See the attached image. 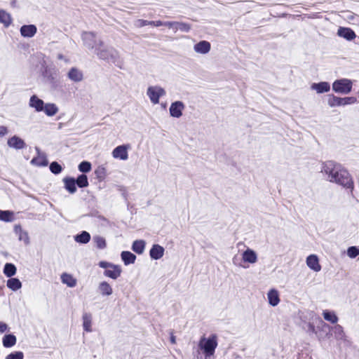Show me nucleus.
<instances>
[{"mask_svg":"<svg viewBox=\"0 0 359 359\" xmlns=\"http://www.w3.org/2000/svg\"><path fill=\"white\" fill-rule=\"evenodd\" d=\"M322 172L327 176V180L331 182H335L344 187L353 188V182L348 171L341 165L333 161H327L323 163Z\"/></svg>","mask_w":359,"mask_h":359,"instance_id":"nucleus-1","label":"nucleus"},{"mask_svg":"<svg viewBox=\"0 0 359 359\" xmlns=\"http://www.w3.org/2000/svg\"><path fill=\"white\" fill-rule=\"evenodd\" d=\"M217 346V337L215 334L209 338L202 337L198 343V347L203 351L205 359L214 355Z\"/></svg>","mask_w":359,"mask_h":359,"instance_id":"nucleus-2","label":"nucleus"},{"mask_svg":"<svg viewBox=\"0 0 359 359\" xmlns=\"http://www.w3.org/2000/svg\"><path fill=\"white\" fill-rule=\"evenodd\" d=\"M165 90L160 86H151L147 90V95L153 104H158L160 97L165 96Z\"/></svg>","mask_w":359,"mask_h":359,"instance_id":"nucleus-3","label":"nucleus"},{"mask_svg":"<svg viewBox=\"0 0 359 359\" xmlns=\"http://www.w3.org/2000/svg\"><path fill=\"white\" fill-rule=\"evenodd\" d=\"M353 83L347 79L336 80L332 83V90L336 93L341 94H348L352 90Z\"/></svg>","mask_w":359,"mask_h":359,"instance_id":"nucleus-4","label":"nucleus"},{"mask_svg":"<svg viewBox=\"0 0 359 359\" xmlns=\"http://www.w3.org/2000/svg\"><path fill=\"white\" fill-rule=\"evenodd\" d=\"M99 58L102 60L114 61L118 57V52L113 48H107L102 46H99L95 51Z\"/></svg>","mask_w":359,"mask_h":359,"instance_id":"nucleus-5","label":"nucleus"},{"mask_svg":"<svg viewBox=\"0 0 359 359\" xmlns=\"http://www.w3.org/2000/svg\"><path fill=\"white\" fill-rule=\"evenodd\" d=\"M82 39L84 45L87 48L90 49H95V51L99 46H102V41L100 40L97 41L95 38V34L93 32H83L82 34Z\"/></svg>","mask_w":359,"mask_h":359,"instance_id":"nucleus-6","label":"nucleus"},{"mask_svg":"<svg viewBox=\"0 0 359 359\" xmlns=\"http://www.w3.org/2000/svg\"><path fill=\"white\" fill-rule=\"evenodd\" d=\"M130 149V144H123L116 147L112 151V156L114 158L126 161L128 158V149Z\"/></svg>","mask_w":359,"mask_h":359,"instance_id":"nucleus-7","label":"nucleus"},{"mask_svg":"<svg viewBox=\"0 0 359 359\" xmlns=\"http://www.w3.org/2000/svg\"><path fill=\"white\" fill-rule=\"evenodd\" d=\"M185 109V105L182 101H175L170 104L169 111L170 115L174 118H180L182 116V111Z\"/></svg>","mask_w":359,"mask_h":359,"instance_id":"nucleus-8","label":"nucleus"},{"mask_svg":"<svg viewBox=\"0 0 359 359\" xmlns=\"http://www.w3.org/2000/svg\"><path fill=\"white\" fill-rule=\"evenodd\" d=\"M306 265L315 272H319L321 270V266L319 264L318 257L316 255H311L306 258Z\"/></svg>","mask_w":359,"mask_h":359,"instance_id":"nucleus-9","label":"nucleus"},{"mask_svg":"<svg viewBox=\"0 0 359 359\" xmlns=\"http://www.w3.org/2000/svg\"><path fill=\"white\" fill-rule=\"evenodd\" d=\"M242 259L244 262L255 264L257 262V255L255 251L248 248L242 253Z\"/></svg>","mask_w":359,"mask_h":359,"instance_id":"nucleus-10","label":"nucleus"},{"mask_svg":"<svg viewBox=\"0 0 359 359\" xmlns=\"http://www.w3.org/2000/svg\"><path fill=\"white\" fill-rule=\"evenodd\" d=\"M121 267L119 265L114 264L112 266L107 269V270L104 271V275L107 277L116 280L121 276Z\"/></svg>","mask_w":359,"mask_h":359,"instance_id":"nucleus-11","label":"nucleus"},{"mask_svg":"<svg viewBox=\"0 0 359 359\" xmlns=\"http://www.w3.org/2000/svg\"><path fill=\"white\" fill-rule=\"evenodd\" d=\"M210 48V43L208 41H201L194 45V50L197 53L206 54L209 53Z\"/></svg>","mask_w":359,"mask_h":359,"instance_id":"nucleus-12","label":"nucleus"},{"mask_svg":"<svg viewBox=\"0 0 359 359\" xmlns=\"http://www.w3.org/2000/svg\"><path fill=\"white\" fill-rule=\"evenodd\" d=\"M7 144L8 147L15 149H21L25 147V142L19 137L14 135L8 140Z\"/></svg>","mask_w":359,"mask_h":359,"instance_id":"nucleus-13","label":"nucleus"},{"mask_svg":"<svg viewBox=\"0 0 359 359\" xmlns=\"http://www.w3.org/2000/svg\"><path fill=\"white\" fill-rule=\"evenodd\" d=\"M29 105L30 107L35 109L36 111L39 112L43 110L45 103L36 95H32L30 97Z\"/></svg>","mask_w":359,"mask_h":359,"instance_id":"nucleus-14","label":"nucleus"},{"mask_svg":"<svg viewBox=\"0 0 359 359\" xmlns=\"http://www.w3.org/2000/svg\"><path fill=\"white\" fill-rule=\"evenodd\" d=\"M37 28L34 25H23L20 28V34L23 37L31 38L36 33Z\"/></svg>","mask_w":359,"mask_h":359,"instance_id":"nucleus-15","label":"nucleus"},{"mask_svg":"<svg viewBox=\"0 0 359 359\" xmlns=\"http://www.w3.org/2000/svg\"><path fill=\"white\" fill-rule=\"evenodd\" d=\"M67 76L70 80L74 82H80L83 79L82 72L76 67H72L70 69V70L68 72Z\"/></svg>","mask_w":359,"mask_h":359,"instance_id":"nucleus-16","label":"nucleus"},{"mask_svg":"<svg viewBox=\"0 0 359 359\" xmlns=\"http://www.w3.org/2000/svg\"><path fill=\"white\" fill-rule=\"evenodd\" d=\"M150 256L154 259H159L164 255V248L158 245H154L149 252Z\"/></svg>","mask_w":359,"mask_h":359,"instance_id":"nucleus-17","label":"nucleus"},{"mask_svg":"<svg viewBox=\"0 0 359 359\" xmlns=\"http://www.w3.org/2000/svg\"><path fill=\"white\" fill-rule=\"evenodd\" d=\"M269 303L272 306H277L280 302L279 293L276 289H271L267 294Z\"/></svg>","mask_w":359,"mask_h":359,"instance_id":"nucleus-18","label":"nucleus"},{"mask_svg":"<svg viewBox=\"0 0 359 359\" xmlns=\"http://www.w3.org/2000/svg\"><path fill=\"white\" fill-rule=\"evenodd\" d=\"M337 34L339 36L347 40L354 39L356 36L355 32L350 28L340 27L338 29Z\"/></svg>","mask_w":359,"mask_h":359,"instance_id":"nucleus-19","label":"nucleus"},{"mask_svg":"<svg viewBox=\"0 0 359 359\" xmlns=\"http://www.w3.org/2000/svg\"><path fill=\"white\" fill-rule=\"evenodd\" d=\"M15 233L18 236V239L23 241L25 245L29 243V237L27 231L22 230L20 226L15 225L14 227Z\"/></svg>","mask_w":359,"mask_h":359,"instance_id":"nucleus-20","label":"nucleus"},{"mask_svg":"<svg viewBox=\"0 0 359 359\" xmlns=\"http://www.w3.org/2000/svg\"><path fill=\"white\" fill-rule=\"evenodd\" d=\"M98 290L102 296H109L113 293L111 286L106 281H102L99 283Z\"/></svg>","mask_w":359,"mask_h":359,"instance_id":"nucleus-21","label":"nucleus"},{"mask_svg":"<svg viewBox=\"0 0 359 359\" xmlns=\"http://www.w3.org/2000/svg\"><path fill=\"white\" fill-rule=\"evenodd\" d=\"M311 88L312 90H316L318 93H323L328 92L330 89V86L327 82H320L318 83H313Z\"/></svg>","mask_w":359,"mask_h":359,"instance_id":"nucleus-22","label":"nucleus"},{"mask_svg":"<svg viewBox=\"0 0 359 359\" xmlns=\"http://www.w3.org/2000/svg\"><path fill=\"white\" fill-rule=\"evenodd\" d=\"M83 327L86 332H92V315L90 313H84L82 316Z\"/></svg>","mask_w":359,"mask_h":359,"instance_id":"nucleus-23","label":"nucleus"},{"mask_svg":"<svg viewBox=\"0 0 359 359\" xmlns=\"http://www.w3.org/2000/svg\"><path fill=\"white\" fill-rule=\"evenodd\" d=\"M65 188L70 193L74 194L76 191V181L72 177H65L63 179Z\"/></svg>","mask_w":359,"mask_h":359,"instance_id":"nucleus-24","label":"nucleus"},{"mask_svg":"<svg viewBox=\"0 0 359 359\" xmlns=\"http://www.w3.org/2000/svg\"><path fill=\"white\" fill-rule=\"evenodd\" d=\"M62 283L66 284L68 287H74L76 285V279L71 274L64 273L61 275Z\"/></svg>","mask_w":359,"mask_h":359,"instance_id":"nucleus-25","label":"nucleus"},{"mask_svg":"<svg viewBox=\"0 0 359 359\" xmlns=\"http://www.w3.org/2000/svg\"><path fill=\"white\" fill-rule=\"evenodd\" d=\"M121 257L126 265L133 264L136 259V256L129 251H123Z\"/></svg>","mask_w":359,"mask_h":359,"instance_id":"nucleus-26","label":"nucleus"},{"mask_svg":"<svg viewBox=\"0 0 359 359\" xmlns=\"http://www.w3.org/2000/svg\"><path fill=\"white\" fill-rule=\"evenodd\" d=\"M43 111L47 116H53L58 112L59 109L56 104L53 103H47L45 104Z\"/></svg>","mask_w":359,"mask_h":359,"instance_id":"nucleus-27","label":"nucleus"},{"mask_svg":"<svg viewBox=\"0 0 359 359\" xmlns=\"http://www.w3.org/2000/svg\"><path fill=\"white\" fill-rule=\"evenodd\" d=\"M144 248L145 242L143 240L135 241L132 245V250L139 255L143 253Z\"/></svg>","mask_w":359,"mask_h":359,"instance_id":"nucleus-28","label":"nucleus"},{"mask_svg":"<svg viewBox=\"0 0 359 359\" xmlns=\"http://www.w3.org/2000/svg\"><path fill=\"white\" fill-rule=\"evenodd\" d=\"M334 337L337 339L345 340L346 334L344 331V328L340 325H336L332 327Z\"/></svg>","mask_w":359,"mask_h":359,"instance_id":"nucleus-29","label":"nucleus"},{"mask_svg":"<svg viewBox=\"0 0 359 359\" xmlns=\"http://www.w3.org/2000/svg\"><path fill=\"white\" fill-rule=\"evenodd\" d=\"M7 287L13 291H16L21 288L22 283L19 279L12 278L7 280Z\"/></svg>","mask_w":359,"mask_h":359,"instance_id":"nucleus-30","label":"nucleus"},{"mask_svg":"<svg viewBox=\"0 0 359 359\" xmlns=\"http://www.w3.org/2000/svg\"><path fill=\"white\" fill-rule=\"evenodd\" d=\"M12 22L11 16L9 13L4 10H0V22L3 23L5 27H8Z\"/></svg>","mask_w":359,"mask_h":359,"instance_id":"nucleus-31","label":"nucleus"},{"mask_svg":"<svg viewBox=\"0 0 359 359\" xmlns=\"http://www.w3.org/2000/svg\"><path fill=\"white\" fill-rule=\"evenodd\" d=\"M16 343V337L13 334H6L3 338V345L6 347H12Z\"/></svg>","mask_w":359,"mask_h":359,"instance_id":"nucleus-32","label":"nucleus"},{"mask_svg":"<svg viewBox=\"0 0 359 359\" xmlns=\"http://www.w3.org/2000/svg\"><path fill=\"white\" fill-rule=\"evenodd\" d=\"M327 102L331 107L336 106H344L343 98L336 97L333 95L329 96Z\"/></svg>","mask_w":359,"mask_h":359,"instance_id":"nucleus-33","label":"nucleus"},{"mask_svg":"<svg viewBox=\"0 0 359 359\" xmlns=\"http://www.w3.org/2000/svg\"><path fill=\"white\" fill-rule=\"evenodd\" d=\"M31 163L37 166H46L48 161L44 155L39 154L38 156L32 158Z\"/></svg>","mask_w":359,"mask_h":359,"instance_id":"nucleus-34","label":"nucleus"},{"mask_svg":"<svg viewBox=\"0 0 359 359\" xmlns=\"http://www.w3.org/2000/svg\"><path fill=\"white\" fill-rule=\"evenodd\" d=\"M77 243L86 244L90 240V235L87 231H83L81 234H78L74 238Z\"/></svg>","mask_w":359,"mask_h":359,"instance_id":"nucleus-35","label":"nucleus"},{"mask_svg":"<svg viewBox=\"0 0 359 359\" xmlns=\"http://www.w3.org/2000/svg\"><path fill=\"white\" fill-rule=\"evenodd\" d=\"M0 220L9 222L13 220V212L10 210H0Z\"/></svg>","mask_w":359,"mask_h":359,"instance_id":"nucleus-36","label":"nucleus"},{"mask_svg":"<svg viewBox=\"0 0 359 359\" xmlns=\"http://www.w3.org/2000/svg\"><path fill=\"white\" fill-rule=\"evenodd\" d=\"M323 316L325 320L332 323H337L338 321V317L336 316L334 312L325 310L323 311Z\"/></svg>","mask_w":359,"mask_h":359,"instance_id":"nucleus-37","label":"nucleus"},{"mask_svg":"<svg viewBox=\"0 0 359 359\" xmlns=\"http://www.w3.org/2000/svg\"><path fill=\"white\" fill-rule=\"evenodd\" d=\"M4 273L7 277H11L16 273V267L14 264L7 263L4 266Z\"/></svg>","mask_w":359,"mask_h":359,"instance_id":"nucleus-38","label":"nucleus"},{"mask_svg":"<svg viewBox=\"0 0 359 359\" xmlns=\"http://www.w3.org/2000/svg\"><path fill=\"white\" fill-rule=\"evenodd\" d=\"M76 184L81 188H84L88 186V177L86 175H81L76 179Z\"/></svg>","mask_w":359,"mask_h":359,"instance_id":"nucleus-39","label":"nucleus"},{"mask_svg":"<svg viewBox=\"0 0 359 359\" xmlns=\"http://www.w3.org/2000/svg\"><path fill=\"white\" fill-rule=\"evenodd\" d=\"M93 241L95 243L97 248H98L99 249H104L107 246L105 239L100 236H94Z\"/></svg>","mask_w":359,"mask_h":359,"instance_id":"nucleus-40","label":"nucleus"},{"mask_svg":"<svg viewBox=\"0 0 359 359\" xmlns=\"http://www.w3.org/2000/svg\"><path fill=\"white\" fill-rule=\"evenodd\" d=\"M191 29V27L189 24L184 22H177V25L175 27V32L177 30H180L182 32H188Z\"/></svg>","mask_w":359,"mask_h":359,"instance_id":"nucleus-41","label":"nucleus"},{"mask_svg":"<svg viewBox=\"0 0 359 359\" xmlns=\"http://www.w3.org/2000/svg\"><path fill=\"white\" fill-rule=\"evenodd\" d=\"M79 171L82 172H88L91 170V164L88 161H83L79 165Z\"/></svg>","mask_w":359,"mask_h":359,"instance_id":"nucleus-42","label":"nucleus"},{"mask_svg":"<svg viewBox=\"0 0 359 359\" xmlns=\"http://www.w3.org/2000/svg\"><path fill=\"white\" fill-rule=\"evenodd\" d=\"M347 255L351 258H355L359 255V249L355 246L348 248Z\"/></svg>","mask_w":359,"mask_h":359,"instance_id":"nucleus-43","label":"nucleus"},{"mask_svg":"<svg viewBox=\"0 0 359 359\" xmlns=\"http://www.w3.org/2000/svg\"><path fill=\"white\" fill-rule=\"evenodd\" d=\"M50 170L54 174H59L62 171V166L57 162H53L50 165Z\"/></svg>","mask_w":359,"mask_h":359,"instance_id":"nucleus-44","label":"nucleus"},{"mask_svg":"<svg viewBox=\"0 0 359 359\" xmlns=\"http://www.w3.org/2000/svg\"><path fill=\"white\" fill-rule=\"evenodd\" d=\"M24 354L21 351H16L8 354L6 359H23Z\"/></svg>","mask_w":359,"mask_h":359,"instance_id":"nucleus-45","label":"nucleus"},{"mask_svg":"<svg viewBox=\"0 0 359 359\" xmlns=\"http://www.w3.org/2000/svg\"><path fill=\"white\" fill-rule=\"evenodd\" d=\"M344 105L354 104L357 102V99L354 97H342Z\"/></svg>","mask_w":359,"mask_h":359,"instance_id":"nucleus-46","label":"nucleus"},{"mask_svg":"<svg viewBox=\"0 0 359 359\" xmlns=\"http://www.w3.org/2000/svg\"><path fill=\"white\" fill-rule=\"evenodd\" d=\"M163 24V26H166L170 29H172L175 32V27L177 25V22H164Z\"/></svg>","mask_w":359,"mask_h":359,"instance_id":"nucleus-47","label":"nucleus"},{"mask_svg":"<svg viewBox=\"0 0 359 359\" xmlns=\"http://www.w3.org/2000/svg\"><path fill=\"white\" fill-rule=\"evenodd\" d=\"M114 264H111V263H109V262H100L99 263V266L101 267V268H103V269H105V270H107V269L110 268L111 266H112Z\"/></svg>","mask_w":359,"mask_h":359,"instance_id":"nucleus-48","label":"nucleus"},{"mask_svg":"<svg viewBox=\"0 0 359 359\" xmlns=\"http://www.w3.org/2000/svg\"><path fill=\"white\" fill-rule=\"evenodd\" d=\"M135 25L139 27L146 26V25H147V20H142V19L138 20L136 21Z\"/></svg>","mask_w":359,"mask_h":359,"instance_id":"nucleus-49","label":"nucleus"},{"mask_svg":"<svg viewBox=\"0 0 359 359\" xmlns=\"http://www.w3.org/2000/svg\"><path fill=\"white\" fill-rule=\"evenodd\" d=\"M8 133V129L6 126H0V137H3Z\"/></svg>","mask_w":359,"mask_h":359,"instance_id":"nucleus-50","label":"nucleus"},{"mask_svg":"<svg viewBox=\"0 0 359 359\" xmlns=\"http://www.w3.org/2000/svg\"><path fill=\"white\" fill-rule=\"evenodd\" d=\"M8 330V325L3 322H0V333H4Z\"/></svg>","mask_w":359,"mask_h":359,"instance_id":"nucleus-51","label":"nucleus"},{"mask_svg":"<svg viewBox=\"0 0 359 359\" xmlns=\"http://www.w3.org/2000/svg\"><path fill=\"white\" fill-rule=\"evenodd\" d=\"M96 174L97 175L98 177H101L102 175H104L105 172V169L104 168H99L96 171Z\"/></svg>","mask_w":359,"mask_h":359,"instance_id":"nucleus-52","label":"nucleus"},{"mask_svg":"<svg viewBox=\"0 0 359 359\" xmlns=\"http://www.w3.org/2000/svg\"><path fill=\"white\" fill-rule=\"evenodd\" d=\"M44 76L48 77V79H50L51 80H53L54 79L53 76H52L51 75H49V69L48 68H46L44 72Z\"/></svg>","mask_w":359,"mask_h":359,"instance_id":"nucleus-53","label":"nucleus"},{"mask_svg":"<svg viewBox=\"0 0 359 359\" xmlns=\"http://www.w3.org/2000/svg\"><path fill=\"white\" fill-rule=\"evenodd\" d=\"M163 22H162L161 20H156L155 21V23H154V26L155 27H159V26H163Z\"/></svg>","mask_w":359,"mask_h":359,"instance_id":"nucleus-54","label":"nucleus"},{"mask_svg":"<svg viewBox=\"0 0 359 359\" xmlns=\"http://www.w3.org/2000/svg\"><path fill=\"white\" fill-rule=\"evenodd\" d=\"M309 330L311 331L313 333H316L315 326L313 324L310 323L309 325Z\"/></svg>","mask_w":359,"mask_h":359,"instance_id":"nucleus-55","label":"nucleus"},{"mask_svg":"<svg viewBox=\"0 0 359 359\" xmlns=\"http://www.w3.org/2000/svg\"><path fill=\"white\" fill-rule=\"evenodd\" d=\"M170 341L172 344H175L176 343L175 337L172 335L170 337Z\"/></svg>","mask_w":359,"mask_h":359,"instance_id":"nucleus-56","label":"nucleus"},{"mask_svg":"<svg viewBox=\"0 0 359 359\" xmlns=\"http://www.w3.org/2000/svg\"><path fill=\"white\" fill-rule=\"evenodd\" d=\"M57 59L58 60H63L64 59V56L62 54H58L57 55Z\"/></svg>","mask_w":359,"mask_h":359,"instance_id":"nucleus-57","label":"nucleus"},{"mask_svg":"<svg viewBox=\"0 0 359 359\" xmlns=\"http://www.w3.org/2000/svg\"><path fill=\"white\" fill-rule=\"evenodd\" d=\"M154 23H155V21H148L147 20V25H153L154 26Z\"/></svg>","mask_w":359,"mask_h":359,"instance_id":"nucleus-58","label":"nucleus"},{"mask_svg":"<svg viewBox=\"0 0 359 359\" xmlns=\"http://www.w3.org/2000/svg\"><path fill=\"white\" fill-rule=\"evenodd\" d=\"M321 324L323 325V327H327L328 325L325 323L323 321L321 320Z\"/></svg>","mask_w":359,"mask_h":359,"instance_id":"nucleus-59","label":"nucleus"}]
</instances>
